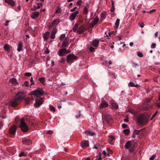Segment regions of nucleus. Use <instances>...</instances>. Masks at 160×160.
I'll use <instances>...</instances> for the list:
<instances>
[{
    "instance_id": "nucleus-35",
    "label": "nucleus",
    "mask_w": 160,
    "mask_h": 160,
    "mask_svg": "<svg viewBox=\"0 0 160 160\" xmlns=\"http://www.w3.org/2000/svg\"><path fill=\"white\" fill-rule=\"evenodd\" d=\"M78 28V24L77 23H76L74 25V27L73 28V30L74 32H75L76 31L77 29Z\"/></svg>"
},
{
    "instance_id": "nucleus-49",
    "label": "nucleus",
    "mask_w": 160,
    "mask_h": 160,
    "mask_svg": "<svg viewBox=\"0 0 160 160\" xmlns=\"http://www.w3.org/2000/svg\"><path fill=\"white\" fill-rule=\"evenodd\" d=\"M24 75L27 76H31L32 75V74L30 72H26L25 73Z\"/></svg>"
},
{
    "instance_id": "nucleus-46",
    "label": "nucleus",
    "mask_w": 160,
    "mask_h": 160,
    "mask_svg": "<svg viewBox=\"0 0 160 160\" xmlns=\"http://www.w3.org/2000/svg\"><path fill=\"white\" fill-rule=\"evenodd\" d=\"M49 108H50V110L53 111H55V108L52 106H50Z\"/></svg>"
},
{
    "instance_id": "nucleus-15",
    "label": "nucleus",
    "mask_w": 160,
    "mask_h": 160,
    "mask_svg": "<svg viewBox=\"0 0 160 160\" xmlns=\"http://www.w3.org/2000/svg\"><path fill=\"white\" fill-rule=\"evenodd\" d=\"M39 15V13L38 12H32L31 15V17L33 19L37 18Z\"/></svg>"
},
{
    "instance_id": "nucleus-25",
    "label": "nucleus",
    "mask_w": 160,
    "mask_h": 160,
    "mask_svg": "<svg viewBox=\"0 0 160 160\" xmlns=\"http://www.w3.org/2000/svg\"><path fill=\"white\" fill-rule=\"evenodd\" d=\"M132 145V144L131 142L130 141H128L126 143L124 147L125 148L128 149L130 148Z\"/></svg>"
},
{
    "instance_id": "nucleus-28",
    "label": "nucleus",
    "mask_w": 160,
    "mask_h": 160,
    "mask_svg": "<svg viewBox=\"0 0 160 160\" xmlns=\"http://www.w3.org/2000/svg\"><path fill=\"white\" fill-rule=\"evenodd\" d=\"M106 17V15L105 13L102 12L101 13V15L100 21H101V22H102V21Z\"/></svg>"
},
{
    "instance_id": "nucleus-63",
    "label": "nucleus",
    "mask_w": 160,
    "mask_h": 160,
    "mask_svg": "<svg viewBox=\"0 0 160 160\" xmlns=\"http://www.w3.org/2000/svg\"><path fill=\"white\" fill-rule=\"evenodd\" d=\"M9 21H7L5 23V26H6L8 25V22Z\"/></svg>"
},
{
    "instance_id": "nucleus-7",
    "label": "nucleus",
    "mask_w": 160,
    "mask_h": 160,
    "mask_svg": "<svg viewBox=\"0 0 160 160\" xmlns=\"http://www.w3.org/2000/svg\"><path fill=\"white\" fill-rule=\"evenodd\" d=\"M44 98H41L35 100V103L34 104L35 107L36 108L39 107L43 102Z\"/></svg>"
},
{
    "instance_id": "nucleus-31",
    "label": "nucleus",
    "mask_w": 160,
    "mask_h": 160,
    "mask_svg": "<svg viewBox=\"0 0 160 160\" xmlns=\"http://www.w3.org/2000/svg\"><path fill=\"white\" fill-rule=\"evenodd\" d=\"M83 14H87L88 12V8L87 6H84L83 9Z\"/></svg>"
},
{
    "instance_id": "nucleus-11",
    "label": "nucleus",
    "mask_w": 160,
    "mask_h": 160,
    "mask_svg": "<svg viewBox=\"0 0 160 160\" xmlns=\"http://www.w3.org/2000/svg\"><path fill=\"white\" fill-rule=\"evenodd\" d=\"M79 11H76L73 13H72L71 15L69 16V19L71 21H73L77 15L78 14Z\"/></svg>"
},
{
    "instance_id": "nucleus-57",
    "label": "nucleus",
    "mask_w": 160,
    "mask_h": 160,
    "mask_svg": "<svg viewBox=\"0 0 160 160\" xmlns=\"http://www.w3.org/2000/svg\"><path fill=\"white\" fill-rule=\"evenodd\" d=\"M79 115H76L75 116V117L77 118H80V116L81 115V114L80 113V111H79Z\"/></svg>"
},
{
    "instance_id": "nucleus-33",
    "label": "nucleus",
    "mask_w": 160,
    "mask_h": 160,
    "mask_svg": "<svg viewBox=\"0 0 160 160\" xmlns=\"http://www.w3.org/2000/svg\"><path fill=\"white\" fill-rule=\"evenodd\" d=\"M88 48L89 51L91 52H95V48H93L92 46L88 47Z\"/></svg>"
},
{
    "instance_id": "nucleus-2",
    "label": "nucleus",
    "mask_w": 160,
    "mask_h": 160,
    "mask_svg": "<svg viewBox=\"0 0 160 160\" xmlns=\"http://www.w3.org/2000/svg\"><path fill=\"white\" fill-rule=\"evenodd\" d=\"M149 116L146 114H141L137 118V122L139 125H145L148 120Z\"/></svg>"
},
{
    "instance_id": "nucleus-18",
    "label": "nucleus",
    "mask_w": 160,
    "mask_h": 160,
    "mask_svg": "<svg viewBox=\"0 0 160 160\" xmlns=\"http://www.w3.org/2000/svg\"><path fill=\"white\" fill-rule=\"evenodd\" d=\"M99 43V41L98 40L95 39L92 41L91 45L95 48L97 47Z\"/></svg>"
},
{
    "instance_id": "nucleus-3",
    "label": "nucleus",
    "mask_w": 160,
    "mask_h": 160,
    "mask_svg": "<svg viewBox=\"0 0 160 160\" xmlns=\"http://www.w3.org/2000/svg\"><path fill=\"white\" fill-rule=\"evenodd\" d=\"M103 122H106L108 124H110L112 121L111 116L106 112H104L102 115Z\"/></svg>"
},
{
    "instance_id": "nucleus-62",
    "label": "nucleus",
    "mask_w": 160,
    "mask_h": 160,
    "mask_svg": "<svg viewBox=\"0 0 160 160\" xmlns=\"http://www.w3.org/2000/svg\"><path fill=\"white\" fill-rule=\"evenodd\" d=\"M103 153L105 156H106L107 155V153L105 150H104L103 152Z\"/></svg>"
},
{
    "instance_id": "nucleus-41",
    "label": "nucleus",
    "mask_w": 160,
    "mask_h": 160,
    "mask_svg": "<svg viewBox=\"0 0 160 160\" xmlns=\"http://www.w3.org/2000/svg\"><path fill=\"white\" fill-rule=\"evenodd\" d=\"M140 131L139 130H135L134 131H133V133L135 135H138L139 134V133H140Z\"/></svg>"
},
{
    "instance_id": "nucleus-30",
    "label": "nucleus",
    "mask_w": 160,
    "mask_h": 160,
    "mask_svg": "<svg viewBox=\"0 0 160 160\" xmlns=\"http://www.w3.org/2000/svg\"><path fill=\"white\" fill-rule=\"evenodd\" d=\"M99 20V18L98 17H95L92 21V22L95 25L98 23Z\"/></svg>"
},
{
    "instance_id": "nucleus-21",
    "label": "nucleus",
    "mask_w": 160,
    "mask_h": 160,
    "mask_svg": "<svg viewBox=\"0 0 160 160\" xmlns=\"http://www.w3.org/2000/svg\"><path fill=\"white\" fill-rule=\"evenodd\" d=\"M50 36V33L49 32H47L43 34V37L44 40L46 41L48 38Z\"/></svg>"
},
{
    "instance_id": "nucleus-22",
    "label": "nucleus",
    "mask_w": 160,
    "mask_h": 160,
    "mask_svg": "<svg viewBox=\"0 0 160 160\" xmlns=\"http://www.w3.org/2000/svg\"><path fill=\"white\" fill-rule=\"evenodd\" d=\"M37 4L38 5V6L37 7H36L34 5L33 6V8H31V10L32 11H35L37 9H38L39 8H40V6H42V4L41 3H37Z\"/></svg>"
},
{
    "instance_id": "nucleus-40",
    "label": "nucleus",
    "mask_w": 160,
    "mask_h": 160,
    "mask_svg": "<svg viewBox=\"0 0 160 160\" xmlns=\"http://www.w3.org/2000/svg\"><path fill=\"white\" fill-rule=\"evenodd\" d=\"M82 3V1L81 0L78 1L76 3V5L78 6H80L81 4Z\"/></svg>"
},
{
    "instance_id": "nucleus-16",
    "label": "nucleus",
    "mask_w": 160,
    "mask_h": 160,
    "mask_svg": "<svg viewBox=\"0 0 160 160\" xmlns=\"http://www.w3.org/2000/svg\"><path fill=\"white\" fill-rule=\"evenodd\" d=\"M22 143L24 144L29 145L31 143L30 140L26 138H24L22 140Z\"/></svg>"
},
{
    "instance_id": "nucleus-17",
    "label": "nucleus",
    "mask_w": 160,
    "mask_h": 160,
    "mask_svg": "<svg viewBox=\"0 0 160 160\" xmlns=\"http://www.w3.org/2000/svg\"><path fill=\"white\" fill-rule=\"evenodd\" d=\"M67 50L65 48H62L60 49L58 51V54L59 56H62L66 54V51Z\"/></svg>"
},
{
    "instance_id": "nucleus-32",
    "label": "nucleus",
    "mask_w": 160,
    "mask_h": 160,
    "mask_svg": "<svg viewBox=\"0 0 160 160\" xmlns=\"http://www.w3.org/2000/svg\"><path fill=\"white\" fill-rule=\"evenodd\" d=\"M10 81L13 84H15L17 83V80L14 78H11L10 80Z\"/></svg>"
},
{
    "instance_id": "nucleus-26",
    "label": "nucleus",
    "mask_w": 160,
    "mask_h": 160,
    "mask_svg": "<svg viewBox=\"0 0 160 160\" xmlns=\"http://www.w3.org/2000/svg\"><path fill=\"white\" fill-rule=\"evenodd\" d=\"M11 47L8 44H5L3 46L4 49L8 52H9Z\"/></svg>"
},
{
    "instance_id": "nucleus-23",
    "label": "nucleus",
    "mask_w": 160,
    "mask_h": 160,
    "mask_svg": "<svg viewBox=\"0 0 160 160\" xmlns=\"http://www.w3.org/2000/svg\"><path fill=\"white\" fill-rule=\"evenodd\" d=\"M84 133L87 136H93L95 135V133L92 132L90 130L85 131L84 132Z\"/></svg>"
},
{
    "instance_id": "nucleus-5",
    "label": "nucleus",
    "mask_w": 160,
    "mask_h": 160,
    "mask_svg": "<svg viewBox=\"0 0 160 160\" xmlns=\"http://www.w3.org/2000/svg\"><path fill=\"white\" fill-rule=\"evenodd\" d=\"M78 58L77 56L72 54H69L67 57V61L68 63H72Z\"/></svg>"
},
{
    "instance_id": "nucleus-12",
    "label": "nucleus",
    "mask_w": 160,
    "mask_h": 160,
    "mask_svg": "<svg viewBox=\"0 0 160 160\" xmlns=\"http://www.w3.org/2000/svg\"><path fill=\"white\" fill-rule=\"evenodd\" d=\"M16 128L17 127L15 125L11 127L9 129L10 133L12 135L14 134L16 132Z\"/></svg>"
},
{
    "instance_id": "nucleus-53",
    "label": "nucleus",
    "mask_w": 160,
    "mask_h": 160,
    "mask_svg": "<svg viewBox=\"0 0 160 160\" xmlns=\"http://www.w3.org/2000/svg\"><path fill=\"white\" fill-rule=\"evenodd\" d=\"M134 148L133 147H132V148H131L129 150V151L130 152H133L134 151Z\"/></svg>"
},
{
    "instance_id": "nucleus-1",
    "label": "nucleus",
    "mask_w": 160,
    "mask_h": 160,
    "mask_svg": "<svg viewBox=\"0 0 160 160\" xmlns=\"http://www.w3.org/2000/svg\"><path fill=\"white\" fill-rule=\"evenodd\" d=\"M23 99L25 100V103L27 104H28L31 101L34 100L32 97H24L23 92H18L13 100L10 102V104L12 106L15 107L19 104L20 101Z\"/></svg>"
},
{
    "instance_id": "nucleus-47",
    "label": "nucleus",
    "mask_w": 160,
    "mask_h": 160,
    "mask_svg": "<svg viewBox=\"0 0 160 160\" xmlns=\"http://www.w3.org/2000/svg\"><path fill=\"white\" fill-rule=\"evenodd\" d=\"M156 157V155H153L152 156L149 158L150 160H153Z\"/></svg>"
},
{
    "instance_id": "nucleus-43",
    "label": "nucleus",
    "mask_w": 160,
    "mask_h": 160,
    "mask_svg": "<svg viewBox=\"0 0 160 160\" xmlns=\"http://www.w3.org/2000/svg\"><path fill=\"white\" fill-rule=\"evenodd\" d=\"M128 86H130L131 87H134L135 86V85L134 83L132 82H130L128 84Z\"/></svg>"
},
{
    "instance_id": "nucleus-37",
    "label": "nucleus",
    "mask_w": 160,
    "mask_h": 160,
    "mask_svg": "<svg viewBox=\"0 0 160 160\" xmlns=\"http://www.w3.org/2000/svg\"><path fill=\"white\" fill-rule=\"evenodd\" d=\"M131 62L132 64V66L133 67H135L136 66H138V64L136 63L135 62H134L133 61H132Z\"/></svg>"
},
{
    "instance_id": "nucleus-14",
    "label": "nucleus",
    "mask_w": 160,
    "mask_h": 160,
    "mask_svg": "<svg viewBox=\"0 0 160 160\" xmlns=\"http://www.w3.org/2000/svg\"><path fill=\"white\" fill-rule=\"evenodd\" d=\"M69 39L67 38H65L62 43V47L63 48H66L68 47L69 45Z\"/></svg>"
},
{
    "instance_id": "nucleus-20",
    "label": "nucleus",
    "mask_w": 160,
    "mask_h": 160,
    "mask_svg": "<svg viewBox=\"0 0 160 160\" xmlns=\"http://www.w3.org/2000/svg\"><path fill=\"white\" fill-rule=\"evenodd\" d=\"M23 43L21 41L19 42L18 46L17 51L20 52L22 50Z\"/></svg>"
},
{
    "instance_id": "nucleus-38",
    "label": "nucleus",
    "mask_w": 160,
    "mask_h": 160,
    "mask_svg": "<svg viewBox=\"0 0 160 160\" xmlns=\"http://www.w3.org/2000/svg\"><path fill=\"white\" fill-rule=\"evenodd\" d=\"M158 111L156 112L152 115L151 118L150 119L151 120H152L153 119V118L155 117V116L158 113Z\"/></svg>"
},
{
    "instance_id": "nucleus-9",
    "label": "nucleus",
    "mask_w": 160,
    "mask_h": 160,
    "mask_svg": "<svg viewBox=\"0 0 160 160\" xmlns=\"http://www.w3.org/2000/svg\"><path fill=\"white\" fill-rule=\"evenodd\" d=\"M60 22V21L58 19L54 20L49 25V27L52 28L58 24Z\"/></svg>"
},
{
    "instance_id": "nucleus-8",
    "label": "nucleus",
    "mask_w": 160,
    "mask_h": 160,
    "mask_svg": "<svg viewBox=\"0 0 160 160\" xmlns=\"http://www.w3.org/2000/svg\"><path fill=\"white\" fill-rule=\"evenodd\" d=\"M81 146L83 148L89 146V141L83 140L81 142Z\"/></svg>"
},
{
    "instance_id": "nucleus-44",
    "label": "nucleus",
    "mask_w": 160,
    "mask_h": 160,
    "mask_svg": "<svg viewBox=\"0 0 160 160\" xmlns=\"http://www.w3.org/2000/svg\"><path fill=\"white\" fill-rule=\"evenodd\" d=\"M66 61V59L65 58H62L60 60V63H64Z\"/></svg>"
},
{
    "instance_id": "nucleus-10",
    "label": "nucleus",
    "mask_w": 160,
    "mask_h": 160,
    "mask_svg": "<svg viewBox=\"0 0 160 160\" xmlns=\"http://www.w3.org/2000/svg\"><path fill=\"white\" fill-rule=\"evenodd\" d=\"M108 106L107 103L103 100V99H102V102L99 105V108L100 109H102L104 108H106Z\"/></svg>"
},
{
    "instance_id": "nucleus-48",
    "label": "nucleus",
    "mask_w": 160,
    "mask_h": 160,
    "mask_svg": "<svg viewBox=\"0 0 160 160\" xmlns=\"http://www.w3.org/2000/svg\"><path fill=\"white\" fill-rule=\"evenodd\" d=\"M23 156H25V155L24 152H21L18 155V156L19 157H21Z\"/></svg>"
},
{
    "instance_id": "nucleus-29",
    "label": "nucleus",
    "mask_w": 160,
    "mask_h": 160,
    "mask_svg": "<svg viewBox=\"0 0 160 160\" xmlns=\"http://www.w3.org/2000/svg\"><path fill=\"white\" fill-rule=\"evenodd\" d=\"M120 23V19H117L116 20V22L115 23V26L114 27L116 29H117L119 26Z\"/></svg>"
},
{
    "instance_id": "nucleus-64",
    "label": "nucleus",
    "mask_w": 160,
    "mask_h": 160,
    "mask_svg": "<svg viewBox=\"0 0 160 160\" xmlns=\"http://www.w3.org/2000/svg\"><path fill=\"white\" fill-rule=\"evenodd\" d=\"M156 11V9H153L152 10H151L150 11H149V12L150 13H152L153 12H155V11Z\"/></svg>"
},
{
    "instance_id": "nucleus-54",
    "label": "nucleus",
    "mask_w": 160,
    "mask_h": 160,
    "mask_svg": "<svg viewBox=\"0 0 160 160\" xmlns=\"http://www.w3.org/2000/svg\"><path fill=\"white\" fill-rule=\"evenodd\" d=\"M95 25V24H94L92 22L89 25V27L90 28H93L94 25Z\"/></svg>"
},
{
    "instance_id": "nucleus-61",
    "label": "nucleus",
    "mask_w": 160,
    "mask_h": 160,
    "mask_svg": "<svg viewBox=\"0 0 160 160\" xmlns=\"http://www.w3.org/2000/svg\"><path fill=\"white\" fill-rule=\"evenodd\" d=\"M124 121L125 122H128V118H125L124 119Z\"/></svg>"
},
{
    "instance_id": "nucleus-27",
    "label": "nucleus",
    "mask_w": 160,
    "mask_h": 160,
    "mask_svg": "<svg viewBox=\"0 0 160 160\" xmlns=\"http://www.w3.org/2000/svg\"><path fill=\"white\" fill-rule=\"evenodd\" d=\"M112 106L113 108H114L115 109H117L118 108V104L115 102L113 101L111 102V103Z\"/></svg>"
},
{
    "instance_id": "nucleus-50",
    "label": "nucleus",
    "mask_w": 160,
    "mask_h": 160,
    "mask_svg": "<svg viewBox=\"0 0 160 160\" xmlns=\"http://www.w3.org/2000/svg\"><path fill=\"white\" fill-rule=\"evenodd\" d=\"M29 82L28 81H25L24 82V85L26 87H28L29 85Z\"/></svg>"
},
{
    "instance_id": "nucleus-51",
    "label": "nucleus",
    "mask_w": 160,
    "mask_h": 160,
    "mask_svg": "<svg viewBox=\"0 0 160 160\" xmlns=\"http://www.w3.org/2000/svg\"><path fill=\"white\" fill-rule=\"evenodd\" d=\"M61 12V10L60 8H58L55 11V12L56 13H60Z\"/></svg>"
},
{
    "instance_id": "nucleus-13",
    "label": "nucleus",
    "mask_w": 160,
    "mask_h": 160,
    "mask_svg": "<svg viewBox=\"0 0 160 160\" xmlns=\"http://www.w3.org/2000/svg\"><path fill=\"white\" fill-rule=\"evenodd\" d=\"M57 31V29L56 28H53L50 37L51 39H54L55 38V34Z\"/></svg>"
},
{
    "instance_id": "nucleus-56",
    "label": "nucleus",
    "mask_w": 160,
    "mask_h": 160,
    "mask_svg": "<svg viewBox=\"0 0 160 160\" xmlns=\"http://www.w3.org/2000/svg\"><path fill=\"white\" fill-rule=\"evenodd\" d=\"M77 7H75L71 9L70 10V11L71 12H73L75 11L76 9H77Z\"/></svg>"
},
{
    "instance_id": "nucleus-58",
    "label": "nucleus",
    "mask_w": 160,
    "mask_h": 160,
    "mask_svg": "<svg viewBox=\"0 0 160 160\" xmlns=\"http://www.w3.org/2000/svg\"><path fill=\"white\" fill-rule=\"evenodd\" d=\"M139 26H140L141 28H142L144 27V25L143 23L142 22V24L139 23Z\"/></svg>"
},
{
    "instance_id": "nucleus-39",
    "label": "nucleus",
    "mask_w": 160,
    "mask_h": 160,
    "mask_svg": "<svg viewBox=\"0 0 160 160\" xmlns=\"http://www.w3.org/2000/svg\"><path fill=\"white\" fill-rule=\"evenodd\" d=\"M158 101L159 102L157 103V106L160 108V94L158 97Z\"/></svg>"
},
{
    "instance_id": "nucleus-55",
    "label": "nucleus",
    "mask_w": 160,
    "mask_h": 160,
    "mask_svg": "<svg viewBox=\"0 0 160 160\" xmlns=\"http://www.w3.org/2000/svg\"><path fill=\"white\" fill-rule=\"evenodd\" d=\"M122 127L123 128H126L127 127V125L123 123L122 125Z\"/></svg>"
},
{
    "instance_id": "nucleus-42",
    "label": "nucleus",
    "mask_w": 160,
    "mask_h": 160,
    "mask_svg": "<svg viewBox=\"0 0 160 160\" xmlns=\"http://www.w3.org/2000/svg\"><path fill=\"white\" fill-rule=\"evenodd\" d=\"M65 34H62L60 37V39L61 40H62L65 38Z\"/></svg>"
},
{
    "instance_id": "nucleus-4",
    "label": "nucleus",
    "mask_w": 160,
    "mask_h": 160,
    "mask_svg": "<svg viewBox=\"0 0 160 160\" xmlns=\"http://www.w3.org/2000/svg\"><path fill=\"white\" fill-rule=\"evenodd\" d=\"M44 92L42 88H38L36 90L31 92V95H33L38 97L39 96L43 95Z\"/></svg>"
},
{
    "instance_id": "nucleus-6",
    "label": "nucleus",
    "mask_w": 160,
    "mask_h": 160,
    "mask_svg": "<svg viewBox=\"0 0 160 160\" xmlns=\"http://www.w3.org/2000/svg\"><path fill=\"white\" fill-rule=\"evenodd\" d=\"M19 127L21 128L22 130L24 132H27L28 129L27 125L24 121L23 118H22L21 119L20 125Z\"/></svg>"
},
{
    "instance_id": "nucleus-60",
    "label": "nucleus",
    "mask_w": 160,
    "mask_h": 160,
    "mask_svg": "<svg viewBox=\"0 0 160 160\" xmlns=\"http://www.w3.org/2000/svg\"><path fill=\"white\" fill-rule=\"evenodd\" d=\"M114 10V7H111V9H110V11H111V12H113Z\"/></svg>"
},
{
    "instance_id": "nucleus-45",
    "label": "nucleus",
    "mask_w": 160,
    "mask_h": 160,
    "mask_svg": "<svg viewBox=\"0 0 160 160\" xmlns=\"http://www.w3.org/2000/svg\"><path fill=\"white\" fill-rule=\"evenodd\" d=\"M138 55L140 57H142L143 56L142 53L141 52H138Z\"/></svg>"
},
{
    "instance_id": "nucleus-24",
    "label": "nucleus",
    "mask_w": 160,
    "mask_h": 160,
    "mask_svg": "<svg viewBox=\"0 0 160 160\" xmlns=\"http://www.w3.org/2000/svg\"><path fill=\"white\" fill-rule=\"evenodd\" d=\"M5 2L12 6H14L15 4V2L13 0H5Z\"/></svg>"
},
{
    "instance_id": "nucleus-19",
    "label": "nucleus",
    "mask_w": 160,
    "mask_h": 160,
    "mask_svg": "<svg viewBox=\"0 0 160 160\" xmlns=\"http://www.w3.org/2000/svg\"><path fill=\"white\" fill-rule=\"evenodd\" d=\"M85 27L83 25H82L80 26L77 31V32L81 34L85 31Z\"/></svg>"
},
{
    "instance_id": "nucleus-52",
    "label": "nucleus",
    "mask_w": 160,
    "mask_h": 160,
    "mask_svg": "<svg viewBox=\"0 0 160 160\" xmlns=\"http://www.w3.org/2000/svg\"><path fill=\"white\" fill-rule=\"evenodd\" d=\"M156 44L155 43H153L151 45V48H154L155 47H156Z\"/></svg>"
},
{
    "instance_id": "nucleus-34",
    "label": "nucleus",
    "mask_w": 160,
    "mask_h": 160,
    "mask_svg": "<svg viewBox=\"0 0 160 160\" xmlns=\"http://www.w3.org/2000/svg\"><path fill=\"white\" fill-rule=\"evenodd\" d=\"M123 132L125 135H127L129 133L130 130L128 129H126L123 131Z\"/></svg>"
},
{
    "instance_id": "nucleus-36",
    "label": "nucleus",
    "mask_w": 160,
    "mask_h": 160,
    "mask_svg": "<svg viewBox=\"0 0 160 160\" xmlns=\"http://www.w3.org/2000/svg\"><path fill=\"white\" fill-rule=\"evenodd\" d=\"M38 80L41 83L43 84L44 82L45 78L43 77H42L41 78H39L38 79Z\"/></svg>"
},
{
    "instance_id": "nucleus-59",
    "label": "nucleus",
    "mask_w": 160,
    "mask_h": 160,
    "mask_svg": "<svg viewBox=\"0 0 160 160\" xmlns=\"http://www.w3.org/2000/svg\"><path fill=\"white\" fill-rule=\"evenodd\" d=\"M48 133L51 134L53 133V132L52 130H49L48 131Z\"/></svg>"
}]
</instances>
